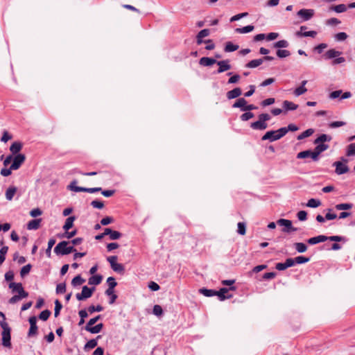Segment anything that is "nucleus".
<instances>
[{
	"mask_svg": "<svg viewBox=\"0 0 355 355\" xmlns=\"http://www.w3.org/2000/svg\"><path fill=\"white\" fill-rule=\"evenodd\" d=\"M270 119V116L268 114H261L259 115V120L250 124V127L253 130H263L267 128L268 124L266 121Z\"/></svg>",
	"mask_w": 355,
	"mask_h": 355,
	"instance_id": "nucleus-1",
	"label": "nucleus"
},
{
	"mask_svg": "<svg viewBox=\"0 0 355 355\" xmlns=\"http://www.w3.org/2000/svg\"><path fill=\"white\" fill-rule=\"evenodd\" d=\"M285 130H282V128L277 130H270L266 132V134L261 137V140H268L270 142L277 141L282 138L285 135Z\"/></svg>",
	"mask_w": 355,
	"mask_h": 355,
	"instance_id": "nucleus-2",
	"label": "nucleus"
},
{
	"mask_svg": "<svg viewBox=\"0 0 355 355\" xmlns=\"http://www.w3.org/2000/svg\"><path fill=\"white\" fill-rule=\"evenodd\" d=\"M68 242L63 241L60 242L54 248V252L56 254H69L73 252H76V249L73 246H68Z\"/></svg>",
	"mask_w": 355,
	"mask_h": 355,
	"instance_id": "nucleus-3",
	"label": "nucleus"
},
{
	"mask_svg": "<svg viewBox=\"0 0 355 355\" xmlns=\"http://www.w3.org/2000/svg\"><path fill=\"white\" fill-rule=\"evenodd\" d=\"M340 161L335 162L333 166L336 167L335 173L337 175H343L347 173L349 170L347 162L348 159L345 157H341Z\"/></svg>",
	"mask_w": 355,
	"mask_h": 355,
	"instance_id": "nucleus-4",
	"label": "nucleus"
},
{
	"mask_svg": "<svg viewBox=\"0 0 355 355\" xmlns=\"http://www.w3.org/2000/svg\"><path fill=\"white\" fill-rule=\"evenodd\" d=\"M94 290V287L89 288L87 286H84L82 288V292L80 293H77L76 295V297L79 301L85 300L92 295Z\"/></svg>",
	"mask_w": 355,
	"mask_h": 355,
	"instance_id": "nucleus-5",
	"label": "nucleus"
},
{
	"mask_svg": "<svg viewBox=\"0 0 355 355\" xmlns=\"http://www.w3.org/2000/svg\"><path fill=\"white\" fill-rule=\"evenodd\" d=\"M277 224L284 227V228L282 229V231L284 232L289 233L291 232H296L297 230V228L293 227L291 220L288 219H279L277 221Z\"/></svg>",
	"mask_w": 355,
	"mask_h": 355,
	"instance_id": "nucleus-6",
	"label": "nucleus"
},
{
	"mask_svg": "<svg viewBox=\"0 0 355 355\" xmlns=\"http://www.w3.org/2000/svg\"><path fill=\"white\" fill-rule=\"evenodd\" d=\"M30 323V329L28 333V337H33L37 334V318L31 316L28 319Z\"/></svg>",
	"mask_w": 355,
	"mask_h": 355,
	"instance_id": "nucleus-7",
	"label": "nucleus"
},
{
	"mask_svg": "<svg viewBox=\"0 0 355 355\" xmlns=\"http://www.w3.org/2000/svg\"><path fill=\"white\" fill-rule=\"evenodd\" d=\"M25 161V156L23 154H17L13 159L12 164L10 166V169H18L22 163Z\"/></svg>",
	"mask_w": 355,
	"mask_h": 355,
	"instance_id": "nucleus-8",
	"label": "nucleus"
},
{
	"mask_svg": "<svg viewBox=\"0 0 355 355\" xmlns=\"http://www.w3.org/2000/svg\"><path fill=\"white\" fill-rule=\"evenodd\" d=\"M216 64L218 66V69L217 70L218 73L225 72L226 71L230 70L232 68V67L230 64L229 60H220V61H217Z\"/></svg>",
	"mask_w": 355,
	"mask_h": 355,
	"instance_id": "nucleus-9",
	"label": "nucleus"
},
{
	"mask_svg": "<svg viewBox=\"0 0 355 355\" xmlns=\"http://www.w3.org/2000/svg\"><path fill=\"white\" fill-rule=\"evenodd\" d=\"M314 15V10L312 9H301L297 12V15L303 19L304 21L309 20Z\"/></svg>",
	"mask_w": 355,
	"mask_h": 355,
	"instance_id": "nucleus-10",
	"label": "nucleus"
},
{
	"mask_svg": "<svg viewBox=\"0 0 355 355\" xmlns=\"http://www.w3.org/2000/svg\"><path fill=\"white\" fill-rule=\"evenodd\" d=\"M315 153L314 151H311V150H304L300 152L297 155V159H304L306 157H311L313 161H318V157H314Z\"/></svg>",
	"mask_w": 355,
	"mask_h": 355,
	"instance_id": "nucleus-11",
	"label": "nucleus"
},
{
	"mask_svg": "<svg viewBox=\"0 0 355 355\" xmlns=\"http://www.w3.org/2000/svg\"><path fill=\"white\" fill-rule=\"evenodd\" d=\"M342 54V52L340 51H337L334 49H331L326 51V53L324 54V58L326 60H330L333 58H336L338 56H340Z\"/></svg>",
	"mask_w": 355,
	"mask_h": 355,
	"instance_id": "nucleus-12",
	"label": "nucleus"
},
{
	"mask_svg": "<svg viewBox=\"0 0 355 355\" xmlns=\"http://www.w3.org/2000/svg\"><path fill=\"white\" fill-rule=\"evenodd\" d=\"M2 345L4 347H10L11 346L10 343V330L2 331Z\"/></svg>",
	"mask_w": 355,
	"mask_h": 355,
	"instance_id": "nucleus-13",
	"label": "nucleus"
},
{
	"mask_svg": "<svg viewBox=\"0 0 355 355\" xmlns=\"http://www.w3.org/2000/svg\"><path fill=\"white\" fill-rule=\"evenodd\" d=\"M104 234L109 235L110 239L112 240L119 239L121 236V234L115 230H112L110 228H105L104 230Z\"/></svg>",
	"mask_w": 355,
	"mask_h": 355,
	"instance_id": "nucleus-14",
	"label": "nucleus"
},
{
	"mask_svg": "<svg viewBox=\"0 0 355 355\" xmlns=\"http://www.w3.org/2000/svg\"><path fill=\"white\" fill-rule=\"evenodd\" d=\"M327 241V236L324 235H319L315 237L310 238L308 239L307 242L310 245H315L319 243L320 242H324Z\"/></svg>",
	"mask_w": 355,
	"mask_h": 355,
	"instance_id": "nucleus-15",
	"label": "nucleus"
},
{
	"mask_svg": "<svg viewBox=\"0 0 355 355\" xmlns=\"http://www.w3.org/2000/svg\"><path fill=\"white\" fill-rule=\"evenodd\" d=\"M216 60L208 57H202L199 60L200 64L205 67L211 66L212 64H216Z\"/></svg>",
	"mask_w": 355,
	"mask_h": 355,
	"instance_id": "nucleus-16",
	"label": "nucleus"
},
{
	"mask_svg": "<svg viewBox=\"0 0 355 355\" xmlns=\"http://www.w3.org/2000/svg\"><path fill=\"white\" fill-rule=\"evenodd\" d=\"M41 222H42L41 218L31 220L27 224V229L29 230H37L40 226Z\"/></svg>",
	"mask_w": 355,
	"mask_h": 355,
	"instance_id": "nucleus-17",
	"label": "nucleus"
},
{
	"mask_svg": "<svg viewBox=\"0 0 355 355\" xmlns=\"http://www.w3.org/2000/svg\"><path fill=\"white\" fill-rule=\"evenodd\" d=\"M328 148H329V146L327 144H318V145L316 146V147L315 148V149L313 150L315 153L314 157H318V159H319V155L321 153L327 150Z\"/></svg>",
	"mask_w": 355,
	"mask_h": 355,
	"instance_id": "nucleus-18",
	"label": "nucleus"
},
{
	"mask_svg": "<svg viewBox=\"0 0 355 355\" xmlns=\"http://www.w3.org/2000/svg\"><path fill=\"white\" fill-rule=\"evenodd\" d=\"M306 83L307 80H303L301 83V85L294 90V95L296 96H299L306 93L307 92V89L305 87Z\"/></svg>",
	"mask_w": 355,
	"mask_h": 355,
	"instance_id": "nucleus-19",
	"label": "nucleus"
},
{
	"mask_svg": "<svg viewBox=\"0 0 355 355\" xmlns=\"http://www.w3.org/2000/svg\"><path fill=\"white\" fill-rule=\"evenodd\" d=\"M242 94L241 89L239 87H236L227 93V98L228 99H233L240 96Z\"/></svg>",
	"mask_w": 355,
	"mask_h": 355,
	"instance_id": "nucleus-20",
	"label": "nucleus"
},
{
	"mask_svg": "<svg viewBox=\"0 0 355 355\" xmlns=\"http://www.w3.org/2000/svg\"><path fill=\"white\" fill-rule=\"evenodd\" d=\"M11 286H17L19 287V295H17L19 298L21 300L22 298H25L28 296V293L26 292L22 286V284L21 283H15L11 282Z\"/></svg>",
	"mask_w": 355,
	"mask_h": 355,
	"instance_id": "nucleus-21",
	"label": "nucleus"
},
{
	"mask_svg": "<svg viewBox=\"0 0 355 355\" xmlns=\"http://www.w3.org/2000/svg\"><path fill=\"white\" fill-rule=\"evenodd\" d=\"M103 324L102 323H99L96 326H85V330L90 332L91 334H98L103 329Z\"/></svg>",
	"mask_w": 355,
	"mask_h": 355,
	"instance_id": "nucleus-22",
	"label": "nucleus"
},
{
	"mask_svg": "<svg viewBox=\"0 0 355 355\" xmlns=\"http://www.w3.org/2000/svg\"><path fill=\"white\" fill-rule=\"evenodd\" d=\"M247 101L244 98H239L232 105L234 108H241L242 111L246 107Z\"/></svg>",
	"mask_w": 355,
	"mask_h": 355,
	"instance_id": "nucleus-23",
	"label": "nucleus"
},
{
	"mask_svg": "<svg viewBox=\"0 0 355 355\" xmlns=\"http://www.w3.org/2000/svg\"><path fill=\"white\" fill-rule=\"evenodd\" d=\"M283 107L286 110V111H290V110H295L297 109L298 107V105L291 102V101H284L283 102Z\"/></svg>",
	"mask_w": 355,
	"mask_h": 355,
	"instance_id": "nucleus-24",
	"label": "nucleus"
},
{
	"mask_svg": "<svg viewBox=\"0 0 355 355\" xmlns=\"http://www.w3.org/2000/svg\"><path fill=\"white\" fill-rule=\"evenodd\" d=\"M263 62V59H255L250 61L248 63L245 64V67L247 68H256L260 66Z\"/></svg>",
	"mask_w": 355,
	"mask_h": 355,
	"instance_id": "nucleus-25",
	"label": "nucleus"
},
{
	"mask_svg": "<svg viewBox=\"0 0 355 355\" xmlns=\"http://www.w3.org/2000/svg\"><path fill=\"white\" fill-rule=\"evenodd\" d=\"M102 278L100 275H93L89 278L88 283L90 285H98L101 284Z\"/></svg>",
	"mask_w": 355,
	"mask_h": 355,
	"instance_id": "nucleus-26",
	"label": "nucleus"
},
{
	"mask_svg": "<svg viewBox=\"0 0 355 355\" xmlns=\"http://www.w3.org/2000/svg\"><path fill=\"white\" fill-rule=\"evenodd\" d=\"M76 220V217L72 216H69L66 219L65 223L63 226V229L65 231H69V229H71L73 227V222Z\"/></svg>",
	"mask_w": 355,
	"mask_h": 355,
	"instance_id": "nucleus-27",
	"label": "nucleus"
},
{
	"mask_svg": "<svg viewBox=\"0 0 355 355\" xmlns=\"http://www.w3.org/2000/svg\"><path fill=\"white\" fill-rule=\"evenodd\" d=\"M331 140V137L325 134H322L320 136H319L315 141L314 144H322L325 141H330Z\"/></svg>",
	"mask_w": 355,
	"mask_h": 355,
	"instance_id": "nucleus-28",
	"label": "nucleus"
},
{
	"mask_svg": "<svg viewBox=\"0 0 355 355\" xmlns=\"http://www.w3.org/2000/svg\"><path fill=\"white\" fill-rule=\"evenodd\" d=\"M17 188L15 187H10L6 191V198L8 200H12L15 193Z\"/></svg>",
	"mask_w": 355,
	"mask_h": 355,
	"instance_id": "nucleus-29",
	"label": "nucleus"
},
{
	"mask_svg": "<svg viewBox=\"0 0 355 355\" xmlns=\"http://www.w3.org/2000/svg\"><path fill=\"white\" fill-rule=\"evenodd\" d=\"M254 26L248 25V26H244L243 28H236L235 32L237 33H241V34L248 33L254 30Z\"/></svg>",
	"mask_w": 355,
	"mask_h": 355,
	"instance_id": "nucleus-30",
	"label": "nucleus"
},
{
	"mask_svg": "<svg viewBox=\"0 0 355 355\" xmlns=\"http://www.w3.org/2000/svg\"><path fill=\"white\" fill-rule=\"evenodd\" d=\"M314 132V130L312 129V128H309V129H307L306 130L304 131L303 132H302L301 134H300L297 139L298 140H302L306 137H309L310 136H311Z\"/></svg>",
	"mask_w": 355,
	"mask_h": 355,
	"instance_id": "nucleus-31",
	"label": "nucleus"
},
{
	"mask_svg": "<svg viewBox=\"0 0 355 355\" xmlns=\"http://www.w3.org/2000/svg\"><path fill=\"white\" fill-rule=\"evenodd\" d=\"M321 205V201L318 199L311 198L308 200L306 206L311 208H316Z\"/></svg>",
	"mask_w": 355,
	"mask_h": 355,
	"instance_id": "nucleus-32",
	"label": "nucleus"
},
{
	"mask_svg": "<svg viewBox=\"0 0 355 355\" xmlns=\"http://www.w3.org/2000/svg\"><path fill=\"white\" fill-rule=\"evenodd\" d=\"M347 7L345 4H338L333 6L330 8V10L335 11L337 13L344 12L347 10Z\"/></svg>",
	"mask_w": 355,
	"mask_h": 355,
	"instance_id": "nucleus-33",
	"label": "nucleus"
},
{
	"mask_svg": "<svg viewBox=\"0 0 355 355\" xmlns=\"http://www.w3.org/2000/svg\"><path fill=\"white\" fill-rule=\"evenodd\" d=\"M317 35V32L314 31H306V32H302V31H297L296 33V35L298 37H315Z\"/></svg>",
	"mask_w": 355,
	"mask_h": 355,
	"instance_id": "nucleus-34",
	"label": "nucleus"
},
{
	"mask_svg": "<svg viewBox=\"0 0 355 355\" xmlns=\"http://www.w3.org/2000/svg\"><path fill=\"white\" fill-rule=\"evenodd\" d=\"M239 45L234 44L231 42H228L226 43L224 50L225 52H233L239 49Z\"/></svg>",
	"mask_w": 355,
	"mask_h": 355,
	"instance_id": "nucleus-35",
	"label": "nucleus"
},
{
	"mask_svg": "<svg viewBox=\"0 0 355 355\" xmlns=\"http://www.w3.org/2000/svg\"><path fill=\"white\" fill-rule=\"evenodd\" d=\"M107 282L108 284L107 293H111L112 289L114 288V287L116 286L117 283L115 281V279L112 277H108L107 279Z\"/></svg>",
	"mask_w": 355,
	"mask_h": 355,
	"instance_id": "nucleus-36",
	"label": "nucleus"
},
{
	"mask_svg": "<svg viewBox=\"0 0 355 355\" xmlns=\"http://www.w3.org/2000/svg\"><path fill=\"white\" fill-rule=\"evenodd\" d=\"M22 145L20 142H14L10 147V150L13 154L18 153L21 149Z\"/></svg>",
	"mask_w": 355,
	"mask_h": 355,
	"instance_id": "nucleus-37",
	"label": "nucleus"
},
{
	"mask_svg": "<svg viewBox=\"0 0 355 355\" xmlns=\"http://www.w3.org/2000/svg\"><path fill=\"white\" fill-rule=\"evenodd\" d=\"M294 246L295 250L300 253H303L307 250V246L304 243H295Z\"/></svg>",
	"mask_w": 355,
	"mask_h": 355,
	"instance_id": "nucleus-38",
	"label": "nucleus"
},
{
	"mask_svg": "<svg viewBox=\"0 0 355 355\" xmlns=\"http://www.w3.org/2000/svg\"><path fill=\"white\" fill-rule=\"evenodd\" d=\"M85 279L81 277L80 275L76 276L71 281L73 286L76 287L83 284L85 282Z\"/></svg>",
	"mask_w": 355,
	"mask_h": 355,
	"instance_id": "nucleus-39",
	"label": "nucleus"
},
{
	"mask_svg": "<svg viewBox=\"0 0 355 355\" xmlns=\"http://www.w3.org/2000/svg\"><path fill=\"white\" fill-rule=\"evenodd\" d=\"M227 292H228V289L227 288H222L220 289L219 291H216V295H218L220 300H224L226 298H230L231 297V295H230L228 297H226L225 295V294L226 293H227Z\"/></svg>",
	"mask_w": 355,
	"mask_h": 355,
	"instance_id": "nucleus-40",
	"label": "nucleus"
},
{
	"mask_svg": "<svg viewBox=\"0 0 355 355\" xmlns=\"http://www.w3.org/2000/svg\"><path fill=\"white\" fill-rule=\"evenodd\" d=\"M8 250V246H3L0 249V265H1L6 259V254Z\"/></svg>",
	"mask_w": 355,
	"mask_h": 355,
	"instance_id": "nucleus-41",
	"label": "nucleus"
},
{
	"mask_svg": "<svg viewBox=\"0 0 355 355\" xmlns=\"http://www.w3.org/2000/svg\"><path fill=\"white\" fill-rule=\"evenodd\" d=\"M111 268L114 272L120 274L123 273L125 270L124 266L119 263H115Z\"/></svg>",
	"mask_w": 355,
	"mask_h": 355,
	"instance_id": "nucleus-42",
	"label": "nucleus"
},
{
	"mask_svg": "<svg viewBox=\"0 0 355 355\" xmlns=\"http://www.w3.org/2000/svg\"><path fill=\"white\" fill-rule=\"evenodd\" d=\"M200 292L206 297H211L216 295V291L211 289L201 288Z\"/></svg>",
	"mask_w": 355,
	"mask_h": 355,
	"instance_id": "nucleus-43",
	"label": "nucleus"
},
{
	"mask_svg": "<svg viewBox=\"0 0 355 355\" xmlns=\"http://www.w3.org/2000/svg\"><path fill=\"white\" fill-rule=\"evenodd\" d=\"M55 239H49V241L48 242V248L46 250V254L49 258L51 256V249H52L53 246L55 245Z\"/></svg>",
	"mask_w": 355,
	"mask_h": 355,
	"instance_id": "nucleus-44",
	"label": "nucleus"
},
{
	"mask_svg": "<svg viewBox=\"0 0 355 355\" xmlns=\"http://www.w3.org/2000/svg\"><path fill=\"white\" fill-rule=\"evenodd\" d=\"M335 208L337 210H348L352 208L351 203H340L336 205Z\"/></svg>",
	"mask_w": 355,
	"mask_h": 355,
	"instance_id": "nucleus-45",
	"label": "nucleus"
},
{
	"mask_svg": "<svg viewBox=\"0 0 355 355\" xmlns=\"http://www.w3.org/2000/svg\"><path fill=\"white\" fill-rule=\"evenodd\" d=\"M346 155L348 157L355 155V143H352L347 147Z\"/></svg>",
	"mask_w": 355,
	"mask_h": 355,
	"instance_id": "nucleus-46",
	"label": "nucleus"
},
{
	"mask_svg": "<svg viewBox=\"0 0 355 355\" xmlns=\"http://www.w3.org/2000/svg\"><path fill=\"white\" fill-rule=\"evenodd\" d=\"M238 230L237 232L238 234L241 235H245L246 233V225L245 223L239 222L237 225Z\"/></svg>",
	"mask_w": 355,
	"mask_h": 355,
	"instance_id": "nucleus-47",
	"label": "nucleus"
},
{
	"mask_svg": "<svg viewBox=\"0 0 355 355\" xmlns=\"http://www.w3.org/2000/svg\"><path fill=\"white\" fill-rule=\"evenodd\" d=\"M78 191H83V192H87L90 193H93L97 191H101V187H94V188H77Z\"/></svg>",
	"mask_w": 355,
	"mask_h": 355,
	"instance_id": "nucleus-48",
	"label": "nucleus"
},
{
	"mask_svg": "<svg viewBox=\"0 0 355 355\" xmlns=\"http://www.w3.org/2000/svg\"><path fill=\"white\" fill-rule=\"evenodd\" d=\"M31 267L32 266L31 264H27V265L23 266L20 270L21 277H24V276L28 275L31 271Z\"/></svg>",
	"mask_w": 355,
	"mask_h": 355,
	"instance_id": "nucleus-49",
	"label": "nucleus"
},
{
	"mask_svg": "<svg viewBox=\"0 0 355 355\" xmlns=\"http://www.w3.org/2000/svg\"><path fill=\"white\" fill-rule=\"evenodd\" d=\"M347 37V33L344 32H340L334 35L335 40L338 42L345 41Z\"/></svg>",
	"mask_w": 355,
	"mask_h": 355,
	"instance_id": "nucleus-50",
	"label": "nucleus"
},
{
	"mask_svg": "<svg viewBox=\"0 0 355 355\" xmlns=\"http://www.w3.org/2000/svg\"><path fill=\"white\" fill-rule=\"evenodd\" d=\"M275 48H286L288 46V42L286 40H282L275 42L273 44Z\"/></svg>",
	"mask_w": 355,
	"mask_h": 355,
	"instance_id": "nucleus-51",
	"label": "nucleus"
},
{
	"mask_svg": "<svg viewBox=\"0 0 355 355\" xmlns=\"http://www.w3.org/2000/svg\"><path fill=\"white\" fill-rule=\"evenodd\" d=\"M62 307V304L58 300L55 301V309H54V315L55 317H58L60 314V311Z\"/></svg>",
	"mask_w": 355,
	"mask_h": 355,
	"instance_id": "nucleus-52",
	"label": "nucleus"
},
{
	"mask_svg": "<svg viewBox=\"0 0 355 355\" xmlns=\"http://www.w3.org/2000/svg\"><path fill=\"white\" fill-rule=\"evenodd\" d=\"M294 259H295V264L296 263L297 264L305 263L309 262V260H310L309 258L304 257H302V256L297 257Z\"/></svg>",
	"mask_w": 355,
	"mask_h": 355,
	"instance_id": "nucleus-53",
	"label": "nucleus"
},
{
	"mask_svg": "<svg viewBox=\"0 0 355 355\" xmlns=\"http://www.w3.org/2000/svg\"><path fill=\"white\" fill-rule=\"evenodd\" d=\"M282 129L286 130V132H285V135H286L288 131L295 132V131L298 130L299 128L293 123H290L287 127H283V128H282Z\"/></svg>",
	"mask_w": 355,
	"mask_h": 355,
	"instance_id": "nucleus-54",
	"label": "nucleus"
},
{
	"mask_svg": "<svg viewBox=\"0 0 355 355\" xmlns=\"http://www.w3.org/2000/svg\"><path fill=\"white\" fill-rule=\"evenodd\" d=\"M336 241V242H340V241H343V242H345L346 241V239L343 236H327V241Z\"/></svg>",
	"mask_w": 355,
	"mask_h": 355,
	"instance_id": "nucleus-55",
	"label": "nucleus"
},
{
	"mask_svg": "<svg viewBox=\"0 0 355 355\" xmlns=\"http://www.w3.org/2000/svg\"><path fill=\"white\" fill-rule=\"evenodd\" d=\"M51 315V311L49 310H44L42 311L39 315V318L42 320L46 321L48 320Z\"/></svg>",
	"mask_w": 355,
	"mask_h": 355,
	"instance_id": "nucleus-56",
	"label": "nucleus"
},
{
	"mask_svg": "<svg viewBox=\"0 0 355 355\" xmlns=\"http://www.w3.org/2000/svg\"><path fill=\"white\" fill-rule=\"evenodd\" d=\"M291 55L290 52L288 50H282L279 49L277 51V55L280 58H284L289 56Z\"/></svg>",
	"mask_w": 355,
	"mask_h": 355,
	"instance_id": "nucleus-57",
	"label": "nucleus"
},
{
	"mask_svg": "<svg viewBox=\"0 0 355 355\" xmlns=\"http://www.w3.org/2000/svg\"><path fill=\"white\" fill-rule=\"evenodd\" d=\"M97 341L95 339L89 340L85 345V349H93L97 346Z\"/></svg>",
	"mask_w": 355,
	"mask_h": 355,
	"instance_id": "nucleus-58",
	"label": "nucleus"
},
{
	"mask_svg": "<svg viewBox=\"0 0 355 355\" xmlns=\"http://www.w3.org/2000/svg\"><path fill=\"white\" fill-rule=\"evenodd\" d=\"M254 117V114L250 112H247L241 115L240 118L242 121H246Z\"/></svg>",
	"mask_w": 355,
	"mask_h": 355,
	"instance_id": "nucleus-59",
	"label": "nucleus"
},
{
	"mask_svg": "<svg viewBox=\"0 0 355 355\" xmlns=\"http://www.w3.org/2000/svg\"><path fill=\"white\" fill-rule=\"evenodd\" d=\"M103 310V307L101 305H97L96 306L92 305L88 308V311L89 312V313H92L95 311L100 312L102 311Z\"/></svg>",
	"mask_w": 355,
	"mask_h": 355,
	"instance_id": "nucleus-60",
	"label": "nucleus"
},
{
	"mask_svg": "<svg viewBox=\"0 0 355 355\" xmlns=\"http://www.w3.org/2000/svg\"><path fill=\"white\" fill-rule=\"evenodd\" d=\"M346 125L345 121H333L329 124V126L331 128H336L338 127L344 126Z\"/></svg>",
	"mask_w": 355,
	"mask_h": 355,
	"instance_id": "nucleus-61",
	"label": "nucleus"
},
{
	"mask_svg": "<svg viewBox=\"0 0 355 355\" xmlns=\"http://www.w3.org/2000/svg\"><path fill=\"white\" fill-rule=\"evenodd\" d=\"M66 291V284L65 283H60L57 285L56 286V293L58 294L59 293H64Z\"/></svg>",
	"mask_w": 355,
	"mask_h": 355,
	"instance_id": "nucleus-62",
	"label": "nucleus"
},
{
	"mask_svg": "<svg viewBox=\"0 0 355 355\" xmlns=\"http://www.w3.org/2000/svg\"><path fill=\"white\" fill-rule=\"evenodd\" d=\"M13 259L17 260L19 264H23L26 262V258L23 256H19L17 252L14 254Z\"/></svg>",
	"mask_w": 355,
	"mask_h": 355,
	"instance_id": "nucleus-63",
	"label": "nucleus"
},
{
	"mask_svg": "<svg viewBox=\"0 0 355 355\" xmlns=\"http://www.w3.org/2000/svg\"><path fill=\"white\" fill-rule=\"evenodd\" d=\"M153 312L155 315L159 316L162 315L163 310L161 306L157 304L153 306Z\"/></svg>",
	"mask_w": 355,
	"mask_h": 355,
	"instance_id": "nucleus-64",
	"label": "nucleus"
}]
</instances>
